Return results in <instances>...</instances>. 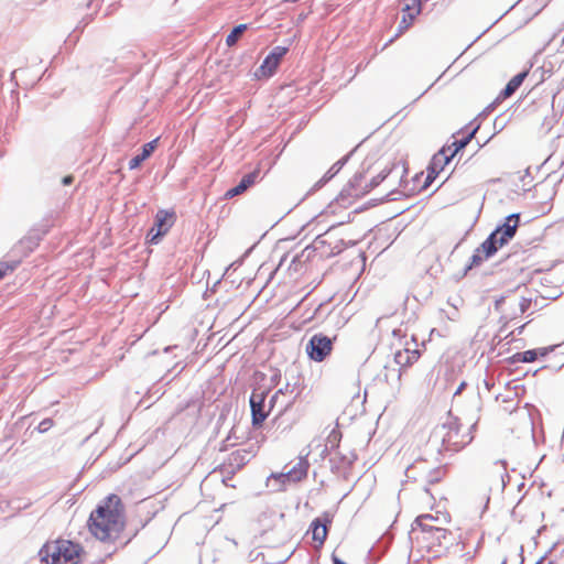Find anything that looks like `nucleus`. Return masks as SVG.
Here are the masks:
<instances>
[{
    "label": "nucleus",
    "mask_w": 564,
    "mask_h": 564,
    "mask_svg": "<svg viewBox=\"0 0 564 564\" xmlns=\"http://www.w3.org/2000/svg\"><path fill=\"white\" fill-rule=\"evenodd\" d=\"M126 527L124 506L119 496L111 494L90 513L89 532L99 541L113 543Z\"/></svg>",
    "instance_id": "obj_1"
},
{
    "label": "nucleus",
    "mask_w": 564,
    "mask_h": 564,
    "mask_svg": "<svg viewBox=\"0 0 564 564\" xmlns=\"http://www.w3.org/2000/svg\"><path fill=\"white\" fill-rule=\"evenodd\" d=\"M45 564H80L85 550L80 543L57 538L46 541L39 551Z\"/></svg>",
    "instance_id": "obj_2"
},
{
    "label": "nucleus",
    "mask_w": 564,
    "mask_h": 564,
    "mask_svg": "<svg viewBox=\"0 0 564 564\" xmlns=\"http://www.w3.org/2000/svg\"><path fill=\"white\" fill-rule=\"evenodd\" d=\"M519 225V215H510L505 224L498 227L490 236L475 250L471 256V267L479 265L482 261L494 256L499 248L507 243L516 234Z\"/></svg>",
    "instance_id": "obj_3"
},
{
    "label": "nucleus",
    "mask_w": 564,
    "mask_h": 564,
    "mask_svg": "<svg viewBox=\"0 0 564 564\" xmlns=\"http://www.w3.org/2000/svg\"><path fill=\"white\" fill-rule=\"evenodd\" d=\"M269 390L259 387L254 388L250 395L251 421L256 427L262 426L280 398L284 397L282 390H278L271 395L269 402H265Z\"/></svg>",
    "instance_id": "obj_4"
},
{
    "label": "nucleus",
    "mask_w": 564,
    "mask_h": 564,
    "mask_svg": "<svg viewBox=\"0 0 564 564\" xmlns=\"http://www.w3.org/2000/svg\"><path fill=\"white\" fill-rule=\"evenodd\" d=\"M421 12V0H401V20L398 24L397 33L389 42L392 43L394 40L403 35L414 24Z\"/></svg>",
    "instance_id": "obj_5"
},
{
    "label": "nucleus",
    "mask_w": 564,
    "mask_h": 564,
    "mask_svg": "<svg viewBox=\"0 0 564 564\" xmlns=\"http://www.w3.org/2000/svg\"><path fill=\"white\" fill-rule=\"evenodd\" d=\"M175 219L176 216L174 212H169L165 209L158 210L155 214L154 224L148 232L149 242L158 243L159 240L170 231L175 223Z\"/></svg>",
    "instance_id": "obj_6"
},
{
    "label": "nucleus",
    "mask_w": 564,
    "mask_h": 564,
    "mask_svg": "<svg viewBox=\"0 0 564 564\" xmlns=\"http://www.w3.org/2000/svg\"><path fill=\"white\" fill-rule=\"evenodd\" d=\"M310 463L305 457H299L296 464L286 473H272L270 479L285 486L291 482H300L307 477Z\"/></svg>",
    "instance_id": "obj_7"
},
{
    "label": "nucleus",
    "mask_w": 564,
    "mask_h": 564,
    "mask_svg": "<svg viewBox=\"0 0 564 564\" xmlns=\"http://www.w3.org/2000/svg\"><path fill=\"white\" fill-rule=\"evenodd\" d=\"M377 185L378 182H370L364 173H359L354 175L340 193L346 194L355 203L356 199L365 196Z\"/></svg>",
    "instance_id": "obj_8"
},
{
    "label": "nucleus",
    "mask_w": 564,
    "mask_h": 564,
    "mask_svg": "<svg viewBox=\"0 0 564 564\" xmlns=\"http://www.w3.org/2000/svg\"><path fill=\"white\" fill-rule=\"evenodd\" d=\"M333 350L330 338L323 334L314 335L306 345V352L314 361H323Z\"/></svg>",
    "instance_id": "obj_9"
},
{
    "label": "nucleus",
    "mask_w": 564,
    "mask_h": 564,
    "mask_svg": "<svg viewBox=\"0 0 564 564\" xmlns=\"http://www.w3.org/2000/svg\"><path fill=\"white\" fill-rule=\"evenodd\" d=\"M288 53V47L275 46L264 58L256 72L258 78H268L278 69L283 56Z\"/></svg>",
    "instance_id": "obj_10"
},
{
    "label": "nucleus",
    "mask_w": 564,
    "mask_h": 564,
    "mask_svg": "<svg viewBox=\"0 0 564 564\" xmlns=\"http://www.w3.org/2000/svg\"><path fill=\"white\" fill-rule=\"evenodd\" d=\"M449 531L447 529H438L430 532L427 530H419L416 540L422 544L427 552L437 551L443 542L448 538Z\"/></svg>",
    "instance_id": "obj_11"
},
{
    "label": "nucleus",
    "mask_w": 564,
    "mask_h": 564,
    "mask_svg": "<svg viewBox=\"0 0 564 564\" xmlns=\"http://www.w3.org/2000/svg\"><path fill=\"white\" fill-rule=\"evenodd\" d=\"M451 522V516L447 512H436V514L425 513L416 517L415 524L419 530L433 532L438 529H446Z\"/></svg>",
    "instance_id": "obj_12"
},
{
    "label": "nucleus",
    "mask_w": 564,
    "mask_h": 564,
    "mask_svg": "<svg viewBox=\"0 0 564 564\" xmlns=\"http://www.w3.org/2000/svg\"><path fill=\"white\" fill-rule=\"evenodd\" d=\"M533 290L536 296L531 297V314H533L532 308L541 310L547 306L549 301L557 300L563 294L560 285H546L545 289L534 288Z\"/></svg>",
    "instance_id": "obj_13"
},
{
    "label": "nucleus",
    "mask_w": 564,
    "mask_h": 564,
    "mask_svg": "<svg viewBox=\"0 0 564 564\" xmlns=\"http://www.w3.org/2000/svg\"><path fill=\"white\" fill-rule=\"evenodd\" d=\"M352 204V199H349L346 194L339 193L338 196L326 206V208L319 214L318 217L328 218L333 216H340Z\"/></svg>",
    "instance_id": "obj_14"
},
{
    "label": "nucleus",
    "mask_w": 564,
    "mask_h": 564,
    "mask_svg": "<svg viewBox=\"0 0 564 564\" xmlns=\"http://www.w3.org/2000/svg\"><path fill=\"white\" fill-rule=\"evenodd\" d=\"M328 524H330V520L328 516H324L323 518H316L312 521L310 531L312 533V539L316 543V546H322L328 534Z\"/></svg>",
    "instance_id": "obj_15"
},
{
    "label": "nucleus",
    "mask_w": 564,
    "mask_h": 564,
    "mask_svg": "<svg viewBox=\"0 0 564 564\" xmlns=\"http://www.w3.org/2000/svg\"><path fill=\"white\" fill-rule=\"evenodd\" d=\"M554 267V261L546 263L545 265L535 267L531 264V286L539 284L538 289H545L546 285H555L549 276H540L544 271H550Z\"/></svg>",
    "instance_id": "obj_16"
},
{
    "label": "nucleus",
    "mask_w": 564,
    "mask_h": 564,
    "mask_svg": "<svg viewBox=\"0 0 564 564\" xmlns=\"http://www.w3.org/2000/svg\"><path fill=\"white\" fill-rule=\"evenodd\" d=\"M159 140H160V138H155L154 140L145 143L142 147L141 154L135 155L134 158H132L129 161V169L130 170L138 169L143 161H145L148 158H150L152 155V153L156 150Z\"/></svg>",
    "instance_id": "obj_17"
},
{
    "label": "nucleus",
    "mask_w": 564,
    "mask_h": 564,
    "mask_svg": "<svg viewBox=\"0 0 564 564\" xmlns=\"http://www.w3.org/2000/svg\"><path fill=\"white\" fill-rule=\"evenodd\" d=\"M420 358V352L416 349L404 348L398 350L394 356L395 362L401 367H410Z\"/></svg>",
    "instance_id": "obj_18"
},
{
    "label": "nucleus",
    "mask_w": 564,
    "mask_h": 564,
    "mask_svg": "<svg viewBox=\"0 0 564 564\" xmlns=\"http://www.w3.org/2000/svg\"><path fill=\"white\" fill-rule=\"evenodd\" d=\"M527 75H528V72H522V73H519L516 76H513L508 82L505 89L501 91V97L509 98L510 96H512L516 93V90L521 86V84L523 83Z\"/></svg>",
    "instance_id": "obj_19"
},
{
    "label": "nucleus",
    "mask_w": 564,
    "mask_h": 564,
    "mask_svg": "<svg viewBox=\"0 0 564 564\" xmlns=\"http://www.w3.org/2000/svg\"><path fill=\"white\" fill-rule=\"evenodd\" d=\"M346 160L347 159L345 158V159H341V160L337 161L336 163H334L329 167V170L323 175V177L316 182L314 187L319 188L323 185H325L327 182H329L341 170V167L346 163Z\"/></svg>",
    "instance_id": "obj_20"
},
{
    "label": "nucleus",
    "mask_w": 564,
    "mask_h": 564,
    "mask_svg": "<svg viewBox=\"0 0 564 564\" xmlns=\"http://www.w3.org/2000/svg\"><path fill=\"white\" fill-rule=\"evenodd\" d=\"M346 160L347 159L345 158V159H341V160L337 161L336 163H334L329 167V170L323 175V177L316 182L314 187L319 188L323 185H325L327 182H329L341 170V167L346 163Z\"/></svg>",
    "instance_id": "obj_21"
},
{
    "label": "nucleus",
    "mask_w": 564,
    "mask_h": 564,
    "mask_svg": "<svg viewBox=\"0 0 564 564\" xmlns=\"http://www.w3.org/2000/svg\"><path fill=\"white\" fill-rule=\"evenodd\" d=\"M346 160L347 159L345 158V159H341V160L337 161L336 163H334L329 167V170L323 175V177L316 182L314 187L319 188L323 185H325L327 182H329L341 170V167L346 163Z\"/></svg>",
    "instance_id": "obj_22"
},
{
    "label": "nucleus",
    "mask_w": 564,
    "mask_h": 564,
    "mask_svg": "<svg viewBox=\"0 0 564 564\" xmlns=\"http://www.w3.org/2000/svg\"><path fill=\"white\" fill-rule=\"evenodd\" d=\"M560 344L550 345L546 347L531 349V364L545 358L549 354L553 352Z\"/></svg>",
    "instance_id": "obj_23"
},
{
    "label": "nucleus",
    "mask_w": 564,
    "mask_h": 564,
    "mask_svg": "<svg viewBox=\"0 0 564 564\" xmlns=\"http://www.w3.org/2000/svg\"><path fill=\"white\" fill-rule=\"evenodd\" d=\"M247 30V24H239L226 37V44L230 47L234 46Z\"/></svg>",
    "instance_id": "obj_24"
},
{
    "label": "nucleus",
    "mask_w": 564,
    "mask_h": 564,
    "mask_svg": "<svg viewBox=\"0 0 564 564\" xmlns=\"http://www.w3.org/2000/svg\"><path fill=\"white\" fill-rule=\"evenodd\" d=\"M259 173V170H254L253 172L243 175V177L238 183L243 193L256 183Z\"/></svg>",
    "instance_id": "obj_25"
},
{
    "label": "nucleus",
    "mask_w": 564,
    "mask_h": 564,
    "mask_svg": "<svg viewBox=\"0 0 564 564\" xmlns=\"http://www.w3.org/2000/svg\"><path fill=\"white\" fill-rule=\"evenodd\" d=\"M481 541H482V538H477L476 546L471 551L468 550L462 555L465 564H470L474 561V558L476 557V555L478 553L479 547L481 546Z\"/></svg>",
    "instance_id": "obj_26"
},
{
    "label": "nucleus",
    "mask_w": 564,
    "mask_h": 564,
    "mask_svg": "<svg viewBox=\"0 0 564 564\" xmlns=\"http://www.w3.org/2000/svg\"><path fill=\"white\" fill-rule=\"evenodd\" d=\"M475 132H476V130L470 132L466 138H464L462 140L454 141L452 144V147H454V150L452 151L451 156H454L459 150L465 148L469 143L471 138L474 137Z\"/></svg>",
    "instance_id": "obj_27"
},
{
    "label": "nucleus",
    "mask_w": 564,
    "mask_h": 564,
    "mask_svg": "<svg viewBox=\"0 0 564 564\" xmlns=\"http://www.w3.org/2000/svg\"><path fill=\"white\" fill-rule=\"evenodd\" d=\"M451 151V147L446 149H443L438 154H436L433 158L432 165L433 167L441 164V163H448L451 160V155H447L446 152ZM432 173H434V169L432 170Z\"/></svg>",
    "instance_id": "obj_28"
},
{
    "label": "nucleus",
    "mask_w": 564,
    "mask_h": 564,
    "mask_svg": "<svg viewBox=\"0 0 564 564\" xmlns=\"http://www.w3.org/2000/svg\"><path fill=\"white\" fill-rule=\"evenodd\" d=\"M54 426V421L52 419H44L43 421L40 422V424L37 425V431L40 433H45L47 432L50 429H52Z\"/></svg>",
    "instance_id": "obj_29"
},
{
    "label": "nucleus",
    "mask_w": 564,
    "mask_h": 564,
    "mask_svg": "<svg viewBox=\"0 0 564 564\" xmlns=\"http://www.w3.org/2000/svg\"><path fill=\"white\" fill-rule=\"evenodd\" d=\"M545 70L543 67H538L533 73H531V80H535L536 85L544 80Z\"/></svg>",
    "instance_id": "obj_30"
},
{
    "label": "nucleus",
    "mask_w": 564,
    "mask_h": 564,
    "mask_svg": "<svg viewBox=\"0 0 564 564\" xmlns=\"http://www.w3.org/2000/svg\"><path fill=\"white\" fill-rule=\"evenodd\" d=\"M563 366H564V364H562L560 366L545 365V366L539 367L536 369L531 368V376H535L539 371L544 370V369H550L553 372H556V371L561 370Z\"/></svg>",
    "instance_id": "obj_31"
},
{
    "label": "nucleus",
    "mask_w": 564,
    "mask_h": 564,
    "mask_svg": "<svg viewBox=\"0 0 564 564\" xmlns=\"http://www.w3.org/2000/svg\"><path fill=\"white\" fill-rule=\"evenodd\" d=\"M511 360H512V362H518V361L527 362V361H529V350L528 351H523V352H518V354L513 355L511 357Z\"/></svg>",
    "instance_id": "obj_32"
},
{
    "label": "nucleus",
    "mask_w": 564,
    "mask_h": 564,
    "mask_svg": "<svg viewBox=\"0 0 564 564\" xmlns=\"http://www.w3.org/2000/svg\"><path fill=\"white\" fill-rule=\"evenodd\" d=\"M242 193H243V191L240 188V186H239V185H236L235 187H232V188L228 189V191L226 192L225 196H226L227 198H232V197H235V196H237V195H240V194H242Z\"/></svg>",
    "instance_id": "obj_33"
},
{
    "label": "nucleus",
    "mask_w": 564,
    "mask_h": 564,
    "mask_svg": "<svg viewBox=\"0 0 564 564\" xmlns=\"http://www.w3.org/2000/svg\"><path fill=\"white\" fill-rule=\"evenodd\" d=\"M547 0H535L534 6L536 7V10L533 14H531V20L533 19V17L539 14L543 10V8H545Z\"/></svg>",
    "instance_id": "obj_34"
},
{
    "label": "nucleus",
    "mask_w": 564,
    "mask_h": 564,
    "mask_svg": "<svg viewBox=\"0 0 564 564\" xmlns=\"http://www.w3.org/2000/svg\"><path fill=\"white\" fill-rule=\"evenodd\" d=\"M553 547L554 546H552L551 549H549L546 553L541 555L534 564H552V561L547 557V553L551 552Z\"/></svg>",
    "instance_id": "obj_35"
},
{
    "label": "nucleus",
    "mask_w": 564,
    "mask_h": 564,
    "mask_svg": "<svg viewBox=\"0 0 564 564\" xmlns=\"http://www.w3.org/2000/svg\"><path fill=\"white\" fill-rule=\"evenodd\" d=\"M534 410V406L531 404V412ZM531 441L534 443V444H538V438L535 436V430H534V423H533V419L531 417Z\"/></svg>",
    "instance_id": "obj_36"
},
{
    "label": "nucleus",
    "mask_w": 564,
    "mask_h": 564,
    "mask_svg": "<svg viewBox=\"0 0 564 564\" xmlns=\"http://www.w3.org/2000/svg\"><path fill=\"white\" fill-rule=\"evenodd\" d=\"M9 269H10V268H9V265H8V264H6V263H0V280H1V279H3V278L7 275V273H8Z\"/></svg>",
    "instance_id": "obj_37"
},
{
    "label": "nucleus",
    "mask_w": 564,
    "mask_h": 564,
    "mask_svg": "<svg viewBox=\"0 0 564 564\" xmlns=\"http://www.w3.org/2000/svg\"><path fill=\"white\" fill-rule=\"evenodd\" d=\"M546 207H547V205L542 206V209H541V210H539V212H536V213H535V212H533V210L531 209V220H532L533 218H538V217H540L541 215H543V214L545 213V210H544V209H545Z\"/></svg>",
    "instance_id": "obj_38"
},
{
    "label": "nucleus",
    "mask_w": 564,
    "mask_h": 564,
    "mask_svg": "<svg viewBox=\"0 0 564 564\" xmlns=\"http://www.w3.org/2000/svg\"><path fill=\"white\" fill-rule=\"evenodd\" d=\"M74 181V177L72 175H66L63 177L62 183L63 185H70Z\"/></svg>",
    "instance_id": "obj_39"
},
{
    "label": "nucleus",
    "mask_w": 564,
    "mask_h": 564,
    "mask_svg": "<svg viewBox=\"0 0 564 564\" xmlns=\"http://www.w3.org/2000/svg\"><path fill=\"white\" fill-rule=\"evenodd\" d=\"M540 251H541V249L538 246L531 247V258L538 257Z\"/></svg>",
    "instance_id": "obj_40"
},
{
    "label": "nucleus",
    "mask_w": 564,
    "mask_h": 564,
    "mask_svg": "<svg viewBox=\"0 0 564 564\" xmlns=\"http://www.w3.org/2000/svg\"><path fill=\"white\" fill-rule=\"evenodd\" d=\"M344 223H345V219H344V218H340L339 220H337V221L333 225V227H334V226H336V225H343Z\"/></svg>",
    "instance_id": "obj_41"
},
{
    "label": "nucleus",
    "mask_w": 564,
    "mask_h": 564,
    "mask_svg": "<svg viewBox=\"0 0 564 564\" xmlns=\"http://www.w3.org/2000/svg\"><path fill=\"white\" fill-rule=\"evenodd\" d=\"M532 191L536 192L538 191V185H534L533 188H531V192Z\"/></svg>",
    "instance_id": "obj_42"
},
{
    "label": "nucleus",
    "mask_w": 564,
    "mask_h": 564,
    "mask_svg": "<svg viewBox=\"0 0 564 564\" xmlns=\"http://www.w3.org/2000/svg\"><path fill=\"white\" fill-rule=\"evenodd\" d=\"M284 409H285V405H282L280 409V413H282Z\"/></svg>",
    "instance_id": "obj_43"
},
{
    "label": "nucleus",
    "mask_w": 564,
    "mask_h": 564,
    "mask_svg": "<svg viewBox=\"0 0 564 564\" xmlns=\"http://www.w3.org/2000/svg\"><path fill=\"white\" fill-rule=\"evenodd\" d=\"M543 116H544V113H541L540 116H538V120H541Z\"/></svg>",
    "instance_id": "obj_44"
}]
</instances>
